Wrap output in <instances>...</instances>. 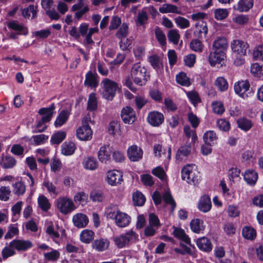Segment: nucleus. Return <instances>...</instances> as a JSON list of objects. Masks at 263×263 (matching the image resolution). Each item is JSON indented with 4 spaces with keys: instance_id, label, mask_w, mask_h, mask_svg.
<instances>
[{
    "instance_id": "2eb2a0df",
    "label": "nucleus",
    "mask_w": 263,
    "mask_h": 263,
    "mask_svg": "<svg viewBox=\"0 0 263 263\" xmlns=\"http://www.w3.org/2000/svg\"><path fill=\"white\" fill-rule=\"evenodd\" d=\"M106 181L109 184L116 185L122 181V175L117 170L108 171L106 174Z\"/></svg>"
},
{
    "instance_id": "13d9d810",
    "label": "nucleus",
    "mask_w": 263,
    "mask_h": 263,
    "mask_svg": "<svg viewBox=\"0 0 263 263\" xmlns=\"http://www.w3.org/2000/svg\"><path fill=\"white\" fill-rule=\"evenodd\" d=\"M163 200L167 204H170L172 207V210L173 211L176 207V203L172 196L168 192H165L163 194Z\"/></svg>"
},
{
    "instance_id": "f3484780",
    "label": "nucleus",
    "mask_w": 263,
    "mask_h": 263,
    "mask_svg": "<svg viewBox=\"0 0 263 263\" xmlns=\"http://www.w3.org/2000/svg\"><path fill=\"white\" fill-rule=\"evenodd\" d=\"M111 151L108 145L101 146L98 152V158L103 163H106L110 159Z\"/></svg>"
},
{
    "instance_id": "774afa93",
    "label": "nucleus",
    "mask_w": 263,
    "mask_h": 263,
    "mask_svg": "<svg viewBox=\"0 0 263 263\" xmlns=\"http://www.w3.org/2000/svg\"><path fill=\"white\" fill-rule=\"evenodd\" d=\"M175 21L176 24L182 29L187 28L190 26L189 21L181 16L177 17Z\"/></svg>"
},
{
    "instance_id": "58836bf2",
    "label": "nucleus",
    "mask_w": 263,
    "mask_h": 263,
    "mask_svg": "<svg viewBox=\"0 0 263 263\" xmlns=\"http://www.w3.org/2000/svg\"><path fill=\"white\" fill-rule=\"evenodd\" d=\"M190 226L192 230L196 233H199L201 231L204 230L203 221L198 218L192 220Z\"/></svg>"
},
{
    "instance_id": "4be33fe9",
    "label": "nucleus",
    "mask_w": 263,
    "mask_h": 263,
    "mask_svg": "<svg viewBox=\"0 0 263 263\" xmlns=\"http://www.w3.org/2000/svg\"><path fill=\"white\" fill-rule=\"evenodd\" d=\"M110 242L106 238H100L95 240L92 243V247L98 252L106 250L109 246Z\"/></svg>"
},
{
    "instance_id": "c03bdc74",
    "label": "nucleus",
    "mask_w": 263,
    "mask_h": 263,
    "mask_svg": "<svg viewBox=\"0 0 263 263\" xmlns=\"http://www.w3.org/2000/svg\"><path fill=\"white\" fill-rule=\"evenodd\" d=\"M190 47L191 49L196 52H202L204 48L202 42L198 39H194L190 43Z\"/></svg>"
},
{
    "instance_id": "f03ea898",
    "label": "nucleus",
    "mask_w": 263,
    "mask_h": 263,
    "mask_svg": "<svg viewBox=\"0 0 263 263\" xmlns=\"http://www.w3.org/2000/svg\"><path fill=\"white\" fill-rule=\"evenodd\" d=\"M181 177L188 183L196 184L200 178L199 173L196 170L195 165L187 164L182 168Z\"/></svg>"
},
{
    "instance_id": "473e14b6",
    "label": "nucleus",
    "mask_w": 263,
    "mask_h": 263,
    "mask_svg": "<svg viewBox=\"0 0 263 263\" xmlns=\"http://www.w3.org/2000/svg\"><path fill=\"white\" fill-rule=\"evenodd\" d=\"M218 139L216 133L214 130L206 132L203 135V139L205 144L213 145Z\"/></svg>"
},
{
    "instance_id": "6ab92c4d",
    "label": "nucleus",
    "mask_w": 263,
    "mask_h": 263,
    "mask_svg": "<svg viewBox=\"0 0 263 263\" xmlns=\"http://www.w3.org/2000/svg\"><path fill=\"white\" fill-rule=\"evenodd\" d=\"M225 53L224 52L219 50H214L211 52L209 56V62L211 66H214L216 64H219L224 60Z\"/></svg>"
},
{
    "instance_id": "5701e85b",
    "label": "nucleus",
    "mask_w": 263,
    "mask_h": 263,
    "mask_svg": "<svg viewBox=\"0 0 263 263\" xmlns=\"http://www.w3.org/2000/svg\"><path fill=\"white\" fill-rule=\"evenodd\" d=\"M16 161L14 157L9 155H2L0 160V165L3 168H11L16 165Z\"/></svg>"
},
{
    "instance_id": "a211bd4d",
    "label": "nucleus",
    "mask_w": 263,
    "mask_h": 263,
    "mask_svg": "<svg viewBox=\"0 0 263 263\" xmlns=\"http://www.w3.org/2000/svg\"><path fill=\"white\" fill-rule=\"evenodd\" d=\"M72 221L75 227L78 228H83L87 225L89 219L86 215L77 213L73 216Z\"/></svg>"
},
{
    "instance_id": "393cba45",
    "label": "nucleus",
    "mask_w": 263,
    "mask_h": 263,
    "mask_svg": "<svg viewBox=\"0 0 263 263\" xmlns=\"http://www.w3.org/2000/svg\"><path fill=\"white\" fill-rule=\"evenodd\" d=\"M228 47V42L224 37H218L213 44V49L224 52Z\"/></svg>"
},
{
    "instance_id": "1a4fd4ad",
    "label": "nucleus",
    "mask_w": 263,
    "mask_h": 263,
    "mask_svg": "<svg viewBox=\"0 0 263 263\" xmlns=\"http://www.w3.org/2000/svg\"><path fill=\"white\" fill-rule=\"evenodd\" d=\"M54 108V105L52 104L48 108H42L39 110L38 112L40 115L44 116L42 117L41 120L37 122L36 124L37 128H40L43 123L48 122L50 121Z\"/></svg>"
},
{
    "instance_id": "09e8293b",
    "label": "nucleus",
    "mask_w": 263,
    "mask_h": 263,
    "mask_svg": "<svg viewBox=\"0 0 263 263\" xmlns=\"http://www.w3.org/2000/svg\"><path fill=\"white\" fill-rule=\"evenodd\" d=\"M215 85L221 91H224L228 88L227 81L223 77L217 78L215 82Z\"/></svg>"
},
{
    "instance_id": "dca6fc26",
    "label": "nucleus",
    "mask_w": 263,
    "mask_h": 263,
    "mask_svg": "<svg viewBox=\"0 0 263 263\" xmlns=\"http://www.w3.org/2000/svg\"><path fill=\"white\" fill-rule=\"evenodd\" d=\"M114 220L117 227L125 228L129 224L131 218L126 213L120 211Z\"/></svg>"
},
{
    "instance_id": "c85d7f7f",
    "label": "nucleus",
    "mask_w": 263,
    "mask_h": 263,
    "mask_svg": "<svg viewBox=\"0 0 263 263\" xmlns=\"http://www.w3.org/2000/svg\"><path fill=\"white\" fill-rule=\"evenodd\" d=\"M245 181L250 185H254L258 178L257 173L254 170H249L243 175Z\"/></svg>"
},
{
    "instance_id": "0e129e2a",
    "label": "nucleus",
    "mask_w": 263,
    "mask_h": 263,
    "mask_svg": "<svg viewBox=\"0 0 263 263\" xmlns=\"http://www.w3.org/2000/svg\"><path fill=\"white\" fill-rule=\"evenodd\" d=\"M152 173L161 180H165L166 177V173L163 168L160 166H157L154 168L152 170Z\"/></svg>"
},
{
    "instance_id": "f8f14e48",
    "label": "nucleus",
    "mask_w": 263,
    "mask_h": 263,
    "mask_svg": "<svg viewBox=\"0 0 263 263\" xmlns=\"http://www.w3.org/2000/svg\"><path fill=\"white\" fill-rule=\"evenodd\" d=\"M250 86V83L248 80H241L234 83V89L236 94L245 98L247 97L246 92L249 90Z\"/></svg>"
},
{
    "instance_id": "c756f323",
    "label": "nucleus",
    "mask_w": 263,
    "mask_h": 263,
    "mask_svg": "<svg viewBox=\"0 0 263 263\" xmlns=\"http://www.w3.org/2000/svg\"><path fill=\"white\" fill-rule=\"evenodd\" d=\"M253 3V0H240L236 9L239 12H247L252 8Z\"/></svg>"
},
{
    "instance_id": "de8ad7c7",
    "label": "nucleus",
    "mask_w": 263,
    "mask_h": 263,
    "mask_svg": "<svg viewBox=\"0 0 263 263\" xmlns=\"http://www.w3.org/2000/svg\"><path fill=\"white\" fill-rule=\"evenodd\" d=\"M128 33V27L126 23H123L116 33V36L121 40L125 37Z\"/></svg>"
},
{
    "instance_id": "7c9ffc66",
    "label": "nucleus",
    "mask_w": 263,
    "mask_h": 263,
    "mask_svg": "<svg viewBox=\"0 0 263 263\" xmlns=\"http://www.w3.org/2000/svg\"><path fill=\"white\" fill-rule=\"evenodd\" d=\"M159 11L162 13H181V11L177 6L170 4H164L162 5V6L159 8Z\"/></svg>"
},
{
    "instance_id": "6e6552de",
    "label": "nucleus",
    "mask_w": 263,
    "mask_h": 263,
    "mask_svg": "<svg viewBox=\"0 0 263 263\" xmlns=\"http://www.w3.org/2000/svg\"><path fill=\"white\" fill-rule=\"evenodd\" d=\"M87 0H78V3L73 5L71 7V11L77 12L75 13V17L80 20L82 16L87 13L89 9L86 5Z\"/></svg>"
},
{
    "instance_id": "a19ab883",
    "label": "nucleus",
    "mask_w": 263,
    "mask_h": 263,
    "mask_svg": "<svg viewBox=\"0 0 263 263\" xmlns=\"http://www.w3.org/2000/svg\"><path fill=\"white\" fill-rule=\"evenodd\" d=\"M37 202L39 207L43 211L46 212L50 208V203L48 199L43 195L39 196Z\"/></svg>"
},
{
    "instance_id": "bf43d9fd",
    "label": "nucleus",
    "mask_w": 263,
    "mask_h": 263,
    "mask_svg": "<svg viewBox=\"0 0 263 263\" xmlns=\"http://www.w3.org/2000/svg\"><path fill=\"white\" fill-rule=\"evenodd\" d=\"M11 191L8 186H1L0 187V200L6 201L9 199Z\"/></svg>"
},
{
    "instance_id": "864d4df0",
    "label": "nucleus",
    "mask_w": 263,
    "mask_h": 263,
    "mask_svg": "<svg viewBox=\"0 0 263 263\" xmlns=\"http://www.w3.org/2000/svg\"><path fill=\"white\" fill-rule=\"evenodd\" d=\"M155 34L158 42L161 46H164L166 44V37L164 33L160 28L157 27L155 30Z\"/></svg>"
},
{
    "instance_id": "4c0bfd02",
    "label": "nucleus",
    "mask_w": 263,
    "mask_h": 263,
    "mask_svg": "<svg viewBox=\"0 0 263 263\" xmlns=\"http://www.w3.org/2000/svg\"><path fill=\"white\" fill-rule=\"evenodd\" d=\"M242 235L246 239L253 240L256 236V233L252 227L246 226L242 230Z\"/></svg>"
},
{
    "instance_id": "9d476101",
    "label": "nucleus",
    "mask_w": 263,
    "mask_h": 263,
    "mask_svg": "<svg viewBox=\"0 0 263 263\" xmlns=\"http://www.w3.org/2000/svg\"><path fill=\"white\" fill-rule=\"evenodd\" d=\"M121 117L124 123L131 124L136 119L135 111L131 107L125 106L121 110Z\"/></svg>"
},
{
    "instance_id": "423d86ee",
    "label": "nucleus",
    "mask_w": 263,
    "mask_h": 263,
    "mask_svg": "<svg viewBox=\"0 0 263 263\" xmlns=\"http://www.w3.org/2000/svg\"><path fill=\"white\" fill-rule=\"evenodd\" d=\"M249 47L247 42L240 40H233L231 43L233 52L240 56L247 54Z\"/></svg>"
},
{
    "instance_id": "338daca9",
    "label": "nucleus",
    "mask_w": 263,
    "mask_h": 263,
    "mask_svg": "<svg viewBox=\"0 0 263 263\" xmlns=\"http://www.w3.org/2000/svg\"><path fill=\"white\" fill-rule=\"evenodd\" d=\"M183 132L185 135L187 137H191L192 141L195 142L197 140V137L195 130H192L188 125L185 126L183 128Z\"/></svg>"
},
{
    "instance_id": "39448f33",
    "label": "nucleus",
    "mask_w": 263,
    "mask_h": 263,
    "mask_svg": "<svg viewBox=\"0 0 263 263\" xmlns=\"http://www.w3.org/2000/svg\"><path fill=\"white\" fill-rule=\"evenodd\" d=\"M56 204L59 211L64 214H67L76 209L72 199L66 197H61L56 200Z\"/></svg>"
},
{
    "instance_id": "603ef678",
    "label": "nucleus",
    "mask_w": 263,
    "mask_h": 263,
    "mask_svg": "<svg viewBox=\"0 0 263 263\" xmlns=\"http://www.w3.org/2000/svg\"><path fill=\"white\" fill-rule=\"evenodd\" d=\"M176 80L178 84L182 86H189L190 85V80L184 72H180L177 74Z\"/></svg>"
},
{
    "instance_id": "c9c22d12",
    "label": "nucleus",
    "mask_w": 263,
    "mask_h": 263,
    "mask_svg": "<svg viewBox=\"0 0 263 263\" xmlns=\"http://www.w3.org/2000/svg\"><path fill=\"white\" fill-rule=\"evenodd\" d=\"M76 148V147L74 143L64 142L62 145V153L65 156H70L74 153Z\"/></svg>"
},
{
    "instance_id": "f704fd0d",
    "label": "nucleus",
    "mask_w": 263,
    "mask_h": 263,
    "mask_svg": "<svg viewBox=\"0 0 263 263\" xmlns=\"http://www.w3.org/2000/svg\"><path fill=\"white\" fill-rule=\"evenodd\" d=\"M95 233L90 230L85 229L80 234V240L85 243H89L93 239Z\"/></svg>"
},
{
    "instance_id": "b1692460",
    "label": "nucleus",
    "mask_w": 263,
    "mask_h": 263,
    "mask_svg": "<svg viewBox=\"0 0 263 263\" xmlns=\"http://www.w3.org/2000/svg\"><path fill=\"white\" fill-rule=\"evenodd\" d=\"M82 165L85 170L95 171L98 167V162L93 157H86L83 160Z\"/></svg>"
},
{
    "instance_id": "20e7f679",
    "label": "nucleus",
    "mask_w": 263,
    "mask_h": 263,
    "mask_svg": "<svg viewBox=\"0 0 263 263\" xmlns=\"http://www.w3.org/2000/svg\"><path fill=\"white\" fill-rule=\"evenodd\" d=\"M102 84L104 88L102 92L103 97L108 100H111L118 88V84L107 78L102 81Z\"/></svg>"
},
{
    "instance_id": "aec40b11",
    "label": "nucleus",
    "mask_w": 263,
    "mask_h": 263,
    "mask_svg": "<svg viewBox=\"0 0 263 263\" xmlns=\"http://www.w3.org/2000/svg\"><path fill=\"white\" fill-rule=\"evenodd\" d=\"M199 210L203 213L209 212L212 207L211 201L208 195H203L201 197L198 204Z\"/></svg>"
},
{
    "instance_id": "72a5a7b5",
    "label": "nucleus",
    "mask_w": 263,
    "mask_h": 263,
    "mask_svg": "<svg viewBox=\"0 0 263 263\" xmlns=\"http://www.w3.org/2000/svg\"><path fill=\"white\" fill-rule=\"evenodd\" d=\"M148 61L152 66L156 70L159 71L162 69L163 64L161 59L156 54L152 55L148 58Z\"/></svg>"
},
{
    "instance_id": "3c124183",
    "label": "nucleus",
    "mask_w": 263,
    "mask_h": 263,
    "mask_svg": "<svg viewBox=\"0 0 263 263\" xmlns=\"http://www.w3.org/2000/svg\"><path fill=\"white\" fill-rule=\"evenodd\" d=\"M66 137V133L60 131L52 135L51 138V142L53 144L60 143Z\"/></svg>"
},
{
    "instance_id": "e2e57ef3",
    "label": "nucleus",
    "mask_w": 263,
    "mask_h": 263,
    "mask_svg": "<svg viewBox=\"0 0 263 263\" xmlns=\"http://www.w3.org/2000/svg\"><path fill=\"white\" fill-rule=\"evenodd\" d=\"M229 14L227 9H217L215 10V17L217 20H222L226 18Z\"/></svg>"
},
{
    "instance_id": "680f3d73",
    "label": "nucleus",
    "mask_w": 263,
    "mask_h": 263,
    "mask_svg": "<svg viewBox=\"0 0 263 263\" xmlns=\"http://www.w3.org/2000/svg\"><path fill=\"white\" fill-rule=\"evenodd\" d=\"M253 57L256 60L263 61V45L258 46L254 49Z\"/></svg>"
},
{
    "instance_id": "0eeeda50",
    "label": "nucleus",
    "mask_w": 263,
    "mask_h": 263,
    "mask_svg": "<svg viewBox=\"0 0 263 263\" xmlns=\"http://www.w3.org/2000/svg\"><path fill=\"white\" fill-rule=\"evenodd\" d=\"M82 122V125L77 130V137L81 140H89L92 138V132L87 123Z\"/></svg>"
},
{
    "instance_id": "f257e3e1",
    "label": "nucleus",
    "mask_w": 263,
    "mask_h": 263,
    "mask_svg": "<svg viewBox=\"0 0 263 263\" xmlns=\"http://www.w3.org/2000/svg\"><path fill=\"white\" fill-rule=\"evenodd\" d=\"M138 239V235L132 230L112 238L116 246L119 249L127 247L130 244L136 242Z\"/></svg>"
},
{
    "instance_id": "a878e982",
    "label": "nucleus",
    "mask_w": 263,
    "mask_h": 263,
    "mask_svg": "<svg viewBox=\"0 0 263 263\" xmlns=\"http://www.w3.org/2000/svg\"><path fill=\"white\" fill-rule=\"evenodd\" d=\"M196 244L200 250L205 252H210L212 249L210 240L205 237L198 238Z\"/></svg>"
},
{
    "instance_id": "69168bd1",
    "label": "nucleus",
    "mask_w": 263,
    "mask_h": 263,
    "mask_svg": "<svg viewBox=\"0 0 263 263\" xmlns=\"http://www.w3.org/2000/svg\"><path fill=\"white\" fill-rule=\"evenodd\" d=\"M217 126L223 132H227L230 129V124L229 121L221 119L217 121Z\"/></svg>"
},
{
    "instance_id": "2f4dec72",
    "label": "nucleus",
    "mask_w": 263,
    "mask_h": 263,
    "mask_svg": "<svg viewBox=\"0 0 263 263\" xmlns=\"http://www.w3.org/2000/svg\"><path fill=\"white\" fill-rule=\"evenodd\" d=\"M69 112L67 110H63L59 114L54 122L56 127H59L65 124L68 119Z\"/></svg>"
},
{
    "instance_id": "a18cd8bd",
    "label": "nucleus",
    "mask_w": 263,
    "mask_h": 263,
    "mask_svg": "<svg viewBox=\"0 0 263 263\" xmlns=\"http://www.w3.org/2000/svg\"><path fill=\"white\" fill-rule=\"evenodd\" d=\"M13 192L17 196L23 195L26 191V186L23 182L21 181L15 182L13 184Z\"/></svg>"
},
{
    "instance_id": "8fccbe9b",
    "label": "nucleus",
    "mask_w": 263,
    "mask_h": 263,
    "mask_svg": "<svg viewBox=\"0 0 263 263\" xmlns=\"http://www.w3.org/2000/svg\"><path fill=\"white\" fill-rule=\"evenodd\" d=\"M103 193L99 190H93L90 194V198L93 202H102L104 199Z\"/></svg>"
},
{
    "instance_id": "052dcab7",
    "label": "nucleus",
    "mask_w": 263,
    "mask_h": 263,
    "mask_svg": "<svg viewBox=\"0 0 263 263\" xmlns=\"http://www.w3.org/2000/svg\"><path fill=\"white\" fill-rule=\"evenodd\" d=\"M15 254L14 248L10 246V243L6 246L2 250V254L3 259H6L7 258L14 255Z\"/></svg>"
},
{
    "instance_id": "79ce46f5",
    "label": "nucleus",
    "mask_w": 263,
    "mask_h": 263,
    "mask_svg": "<svg viewBox=\"0 0 263 263\" xmlns=\"http://www.w3.org/2000/svg\"><path fill=\"white\" fill-rule=\"evenodd\" d=\"M238 126L244 131L249 130L253 126L252 121L246 118H240L237 120Z\"/></svg>"
},
{
    "instance_id": "412c9836",
    "label": "nucleus",
    "mask_w": 263,
    "mask_h": 263,
    "mask_svg": "<svg viewBox=\"0 0 263 263\" xmlns=\"http://www.w3.org/2000/svg\"><path fill=\"white\" fill-rule=\"evenodd\" d=\"M196 31L194 33L198 38L205 37L208 33V29L206 23L202 20L198 21L195 24Z\"/></svg>"
},
{
    "instance_id": "5fc2aeb1",
    "label": "nucleus",
    "mask_w": 263,
    "mask_h": 263,
    "mask_svg": "<svg viewBox=\"0 0 263 263\" xmlns=\"http://www.w3.org/2000/svg\"><path fill=\"white\" fill-rule=\"evenodd\" d=\"M97 107V102L95 93L90 94L87 102V109L90 111L95 110Z\"/></svg>"
},
{
    "instance_id": "49530a36",
    "label": "nucleus",
    "mask_w": 263,
    "mask_h": 263,
    "mask_svg": "<svg viewBox=\"0 0 263 263\" xmlns=\"http://www.w3.org/2000/svg\"><path fill=\"white\" fill-rule=\"evenodd\" d=\"M133 200L135 205L142 206L145 203V198L141 192H136L133 195Z\"/></svg>"
},
{
    "instance_id": "cd10ccee",
    "label": "nucleus",
    "mask_w": 263,
    "mask_h": 263,
    "mask_svg": "<svg viewBox=\"0 0 263 263\" xmlns=\"http://www.w3.org/2000/svg\"><path fill=\"white\" fill-rule=\"evenodd\" d=\"M8 27L13 30L17 31L18 34H22L26 35L28 33V29L26 27L18 24V23L15 21L9 22L8 24Z\"/></svg>"
},
{
    "instance_id": "e433bc0d",
    "label": "nucleus",
    "mask_w": 263,
    "mask_h": 263,
    "mask_svg": "<svg viewBox=\"0 0 263 263\" xmlns=\"http://www.w3.org/2000/svg\"><path fill=\"white\" fill-rule=\"evenodd\" d=\"M119 211L117 205L111 204L105 209V215L107 218L114 220Z\"/></svg>"
},
{
    "instance_id": "9b49d317",
    "label": "nucleus",
    "mask_w": 263,
    "mask_h": 263,
    "mask_svg": "<svg viewBox=\"0 0 263 263\" xmlns=\"http://www.w3.org/2000/svg\"><path fill=\"white\" fill-rule=\"evenodd\" d=\"M127 157L131 161H138L142 158L143 151L136 145L129 146L127 150Z\"/></svg>"
},
{
    "instance_id": "4468645a",
    "label": "nucleus",
    "mask_w": 263,
    "mask_h": 263,
    "mask_svg": "<svg viewBox=\"0 0 263 263\" xmlns=\"http://www.w3.org/2000/svg\"><path fill=\"white\" fill-rule=\"evenodd\" d=\"M10 246L18 251H25L31 248L32 243L28 240L14 239L10 242Z\"/></svg>"
},
{
    "instance_id": "6e6d98bb",
    "label": "nucleus",
    "mask_w": 263,
    "mask_h": 263,
    "mask_svg": "<svg viewBox=\"0 0 263 263\" xmlns=\"http://www.w3.org/2000/svg\"><path fill=\"white\" fill-rule=\"evenodd\" d=\"M44 256L47 261H56L60 257V253L56 250H52L50 252L44 253Z\"/></svg>"
},
{
    "instance_id": "4d7b16f0",
    "label": "nucleus",
    "mask_w": 263,
    "mask_h": 263,
    "mask_svg": "<svg viewBox=\"0 0 263 263\" xmlns=\"http://www.w3.org/2000/svg\"><path fill=\"white\" fill-rule=\"evenodd\" d=\"M167 37L170 42L173 43L174 44L176 45L178 43L180 35L178 33V30L173 29L169 31Z\"/></svg>"
},
{
    "instance_id": "37998d69",
    "label": "nucleus",
    "mask_w": 263,
    "mask_h": 263,
    "mask_svg": "<svg viewBox=\"0 0 263 263\" xmlns=\"http://www.w3.org/2000/svg\"><path fill=\"white\" fill-rule=\"evenodd\" d=\"M36 13L37 7L31 5L23 10L22 15L26 18H29L32 15V18H34L36 16Z\"/></svg>"
},
{
    "instance_id": "ddd939ff",
    "label": "nucleus",
    "mask_w": 263,
    "mask_h": 263,
    "mask_svg": "<svg viewBox=\"0 0 263 263\" xmlns=\"http://www.w3.org/2000/svg\"><path fill=\"white\" fill-rule=\"evenodd\" d=\"M147 122L153 126H159L164 121L163 115L158 111H153L150 112L147 117Z\"/></svg>"
},
{
    "instance_id": "7ed1b4c3",
    "label": "nucleus",
    "mask_w": 263,
    "mask_h": 263,
    "mask_svg": "<svg viewBox=\"0 0 263 263\" xmlns=\"http://www.w3.org/2000/svg\"><path fill=\"white\" fill-rule=\"evenodd\" d=\"M146 69L140 63H136L131 69V77L136 84L142 86L146 81Z\"/></svg>"
},
{
    "instance_id": "bb28decb",
    "label": "nucleus",
    "mask_w": 263,
    "mask_h": 263,
    "mask_svg": "<svg viewBox=\"0 0 263 263\" xmlns=\"http://www.w3.org/2000/svg\"><path fill=\"white\" fill-rule=\"evenodd\" d=\"M191 152V146L189 145H185L180 147L176 155V160L179 162L182 161L183 158L189 156Z\"/></svg>"
},
{
    "instance_id": "ea45409f",
    "label": "nucleus",
    "mask_w": 263,
    "mask_h": 263,
    "mask_svg": "<svg viewBox=\"0 0 263 263\" xmlns=\"http://www.w3.org/2000/svg\"><path fill=\"white\" fill-rule=\"evenodd\" d=\"M84 84L90 87H96L98 85L96 76L91 71H89L86 73Z\"/></svg>"
}]
</instances>
